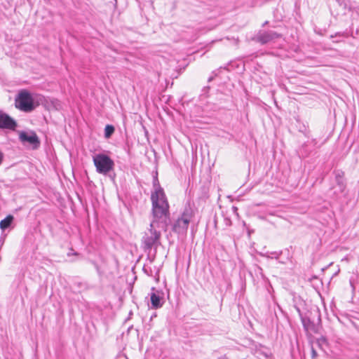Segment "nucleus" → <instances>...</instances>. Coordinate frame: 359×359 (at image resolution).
<instances>
[{"instance_id": "obj_1", "label": "nucleus", "mask_w": 359, "mask_h": 359, "mask_svg": "<svg viewBox=\"0 0 359 359\" xmlns=\"http://www.w3.org/2000/svg\"><path fill=\"white\" fill-rule=\"evenodd\" d=\"M154 186H158L155 191L151 193V215L149 229L142 237V244L144 251L150 252L152 248H157L160 245L161 231L159 228L165 231L170 222V205L163 189L159 186L158 180L154 181Z\"/></svg>"}, {"instance_id": "obj_2", "label": "nucleus", "mask_w": 359, "mask_h": 359, "mask_svg": "<svg viewBox=\"0 0 359 359\" xmlns=\"http://www.w3.org/2000/svg\"><path fill=\"white\" fill-rule=\"evenodd\" d=\"M194 216V211L189 204L185 206L180 217L172 225V230L179 235L186 234L189 224Z\"/></svg>"}, {"instance_id": "obj_3", "label": "nucleus", "mask_w": 359, "mask_h": 359, "mask_svg": "<svg viewBox=\"0 0 359 359\" xmlns=\"http://www.w3.org/2000/svg\"><path fill=\"white\" fill-rule=\"evenodd\" d=\"M15 106L22 111L31 112L35 109L37 104H35L32 95L28 90H22L15 99Z\"/></svg>"}, {"instance_id": "obj_4", "label": "nucleus", "mask_w": 359, "mask_h": 359, "mask_svg": "<svg viewBox=\"0 0 359 359\" xmlns=\"http://www.w3.org/2000/svg\"><path fill=\"white\" fill-rule=\"evenodd\" d=\"M96 171L102 175H107L114 170V161L105 154H97L93 157Z\"/></svg>"}, {"instance_id": "obj_5", "label": "nucleus", "mask_w": 359, "mask_h": 359, "mask_svg": "<svg viewBox=\"0 0 359 359\" xmlns=\"http://www.w3.org/2000/svg\"><path fill=\"white\" fill-rule=\"evenodd\" d=\"M334 176L335 184L332 186V189H334L333 194L337 198L339 195L343 194L346 189V180L345 178V173L341 170H334L333 171Z\"/></svg>"}, {"instance_id": "obj_6", "label": "nucleus", "mask_w": 359, "mask_h": 359, "mask_svg": "<svg viewBox=\"0 0 359 359\" xmlns=\"http://www.w3.org/2000/svg\"><path fill=\"white\" fill-rule=\"evenodd\" d=\"M281 34L273 31H263L259 32L255 37L254 40L260 43L261 44H266L269 42L273 41L276 39L280 38Z\"/></svg>"}, {"instance_id": "obj_7", "label": "nucleus", "mask_w": 359, "mask_h": 359, "mask_svg": "<svg viewBox=\"0 0 359 359\" xmlns=\"http://www.w3.org/2000/svg\"><path fill=\"white\" fill-rule=\"evenodd\" d=\"M19 139L23 144L28 143L32 145L33 149H37L40 146L39 138L34 131H21Z\"/></svg>"}, {"instance_id": "obj_8", "label": "nucleus", "mask_w": 359, "mask_h": 359, "mask_svg": "<svg viewBox=\"0 0 359 359\" xmlns=\"http://www.w3.org/2000/svg\"><path fill=\"white\" fill-rule=\"evenodd\" d=\"M152 292L150 294L151 307L154 309L161 308L164 304L163 293L156 290L154 287H151Z\"/></svg>"}, {"instance_id": "obj_9", "label": "nucleus", "mask_w": 359, "mask_h": 359, "mask_svg": "<svg viewBox=\"0 0 359 359\" xmlns=\"http://www.w3.org/2000/svg\"><path fill=\"white\" fill-rule=\"evenodd\" d=\"M16 127V121L8 114L0 110V128L13 130Z\"/></svg>"}, {"instance_id": "obj_10", "label": "nucleus", "mask_w": 359, "mask_h": 359, "mask_svg": "<svg viewBox=\"0 0 359 359\" xmlns=\"http://www.w3.org/2000/svg\"><path fill=\"white\" fill-rule=\"evenodd\" d=\"M296 310L299 313V316L300 317L304 329L306 330L311 329V327L313 325V323L311 321L310 318L309 317L303 316L300 309L298 307H296Z\"/></svg>"}, {"instance_id": "obj_11", "label": "nucleus", "mask_w": 359, "mask_h": 359, "mask_svg": "<svg viewBox=\"0 0 359 359\" xmlns=\"http://www.w3.org/2000/svg\"><path fill=\"white\" fill-rule=\"evenodd\" d=\"M14 220V217L11 215L6 216L0 222V229L2 231L9 228Z\"/></svg>"}, {"instance_id": "obj_12", "label": "nucleus", "mask_w": 359, "mask_h": 359, "mask_svg": "<svg viewBox=\"0 0 359 359\" xmlns=\"http://www.w3.org/2000/svg\"><path fill=\"white\" fill-rule=\"evenodd\" d=\"M114 130L115 128L114 126L109 124L107 125L104 128V137L107 139L111 137L114 133Z\"/></svg>"}, {"instance_id": "obj_13", "label": "nucleus", "mask_w": 359, "mask_h": 359, "mask_svg": "<svg viewBox=\"0 0 359 359\" xmlns=\"http://www.w3.org/2000/svg\"><path fill=\"white\" fill-rule=\"evenodd\" d=\"M210 86H205L203 89H202V95L205 96V97H208V93H209V90H210Z\"/></svg>"}, {"instance_id": "obj_14", "label": "nucleus", "mask_w": 359, "mask_h": 359, "mask_svg": "<svg viewBox=\"0 0 359 359\" xmlns=\"http://www.w3.org/2000/svg\"><path fill=\"white\" fill-rule=\"evenodd\" d=\"M4 158V154L2 152V151L0 150V165L3 163Z\"/></svg>"}, {"instance_id": "obj_15", "label": "nucleus", "mask_w": 359, "mask_h": 359, "mask_svg": "<svg viewBox=\"0 0 359 359\" xmlns=\"http://www.w3.org/2000/svg\"><path fill=\"white\" fill-rule=\"evenodd\" d=\"M311 353H312V357L313 358H314V357H316L317 355L316 351L314 348H312Z\"/></svg>"}, {"instance_id": "obj_16", "label": "nucleus", "mask_w": 359, "mask_h": 359, "mask_svg": "<svg viewBox=\"0 0 359 359\" xmlns=\"http://www.w3.org/2000/svg\"><path fill=\"white\" fill-rule=\"evenodd\" d=\"M93 265L95 266V269H96L97 271L100 273V269H99L98 265H97L95 262H93Z\"/></svg>"}, {"instance_id": "obj_17", "label": "nucleus", "mask_w": 359, "mask_h": 359, "mask_svg": "<svg viewBox=\"0 0 359 359\" xmlns=\"http://www.w3.org/2000/svg\"><path fill=\"white\" fill-rule=\"evenodd\" d=\"M4 242V236H1V238H0L1 245H3Z\"/></svg>"}, {"instance_id": "obj_18", "label": "nucleus", "mask_w": 359, "mask_h": 359, "mask_svg": "<svg viewBox=\"0 0 359 359\" xmlns=\"http://www.w3.org/2000/svg\"><path fill=\"white\" fill-rule=\"evenodd\" d=\"M213 79H214V76H210V77H209V79H208V82H210V81H212L213 80Z\"/></svg>"}, {"instance_id": "obj_19", "label": "nucleus", "mask_w": 359, "mask_h": 359, "mask_svg": "<svg viewBox=\"0 0 359 359\" xmlns=\"http://www.w3.org/2000/svg\"><path fill=\"white\" fill-rule=\"evenodd\" d=\"M267 23H268V22H267V21H266V22L264 23V25H263L264 26V25H266Z\"/></svg>"}, {"instance_id": "obj_20", "label": "nucleus", "mask_w": 359, "mask_h": 359, "mask_svg": "<svg viewBox=\"0 0 359 359\" xmlns=\"http://www.w3.org/2000/svg\"><path fill=\"white\" fill-rule=\"evenodd\" d=\"M235 41H236V43H238V39H236V40H235Z\"/></svg>"}]
</instances>
